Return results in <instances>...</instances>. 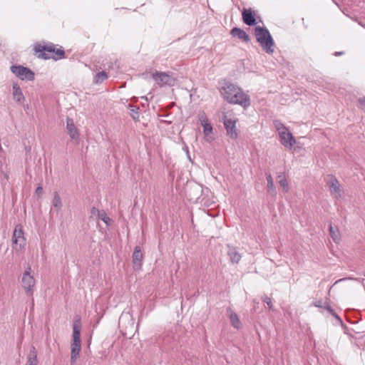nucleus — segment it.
Listing matches in <instances>:
<instances>
[{
  "mask_svg": "<svg viewBox=\"0 0 365 365\" xmlns=\"http://www.w3.org/2000/svg\"><path fill=\"white\" fill-rule=\"evenodd\" d=\"M34 51L36 56L41 59H50L53 58L55 61L60 60L65 58V51L62 48H55L53 43L47 45H41L36 43L34 45Z\"/></svg>",
  "mask_w": 365,
  "mask_h": 365,
  "instance_id": "nucleus-1",
  "label": "nucleus"
},
{
  "mask_svg": "<svg viewBox=\"0 0 365 365\" xmlns=\"http://www.w3.org/2000/svg\"><path fill=\"white\" fill-rule=\"evenodd\" d=\"M81 319L76 315L73 324V342L71 351V364L73 365L79 358L81 349Z\"/></svg>",
  "mask_w": 365,
  "mask_h": 365,
  "instance_id": "nucleus-2",
  "label": "nucleus"
},
{
  "mask_svg": "<svg viewBox=\"0 0 365 365\" xmlns=\"http://www.w3.org/2000/svg\"><path fill=\"white\" fill-rule=\"evenodd\" d=\"M255 35L257 41L267 53L272 54L274 52V40L266 27L257 26L255 28Z\"/></svg>",
  "mask_w": 365,
  "mask_h": 365,
  "instance_id": "nucleus-3",
  "label": "nucleus"
},
{
  "mask_svg": "<svg viewBox=\"0 0 365 365\" xmlns=\"http://www.w3.org/2000/svg\"><path fill=\"white\" fill-rule=\"evenodd\" d=\"M154 81L160 87L173 86L177 83V77L170 72L155 71L151 75Z\"/></svg>",
  "mask_w": 365,
  "mask_h": 365,
  "instance_id": "nucleus-4",
  "label": "nucleus"
},
{
  "mask_svg": "<svg viewBox=\"0 0 365 365\" xmlns=\"http://www.w3.org/2000/svg\"><path fill=\"white\" fill-rule=\"evenodd\" d=\"M223 98L231 104H238L246 108L250 106V96L246 93H222Z\"/></svg>",
  "mask_w": 365,
  "mask_h": 365,
  "instance_id": "nucleus-5",
  "label": "nucleus"
},
{
  "mask_svg": "<svg viewBox=\"0 0 365 365\" xmlns=\"http://www.w3.org/2000/svg\"><path fill=\"white\" fill-rule=\"evenodd\" d=\"M226 130L227 135L231 139L236 140L238 138V132L236 128L237 119L229 118L225 113H223L220 118Z\"/></svg>",
  "mask_w": 365,
  "mask_h": 365,
  "instance_id": "nucleus-6",
  "label": "nucleus"
},
{
  "mask_svg": "<svg viewBox=\"0 0 365 365\" xmlns=\"http://www.w3.org/2000/svg\"><path fill=\"white\" fill-rule=\"evenodd\" d=\"M31 267H28L24 271L21 279L22 287L25 289V292L28 296L33 295L34 287L36 284V280L34 278V276L31 274Z\"/></svg>",
  "mask_w": 365,
  "mask_h": 365,
  "instance_id": "nucleus-7",
  "label": "nucleus"
},
{
  "mask_svg": "<svg viewBox=\"0 0 365 365\" xmlns=\"http://www.w3.org/2000/svg\"><path fill=\"white\" fill-rule=\"evenodd\" d=\"M25 237L22 226L18 225L15 227L12 236V247L16 251H20L25 245Z\"/></svg>",
  "mask_w": 365,
  "mask_h": 365,
  "instance_id": "nucleus-8",
  "label": "nucleus"
},
{
  "mask_svg": "<svg viewBox=\"0 0 365 365\" xmlns=\"http://www.w3.org/2000/svg\"><path fill=\"white\" fill-rule=\"evenodd\" d=\"M11 72L21 80L32 81L34 78V73L29 68L21 65L11 66Z\"/></svg>",
  "mask_w": 365,
  "mask_h": 365,
  "instance_id": "nucleus-9",
  "label": "nucleus"
},
{
  "mask_svg": "<svg viewBox=\"0 0 365 365\" xmlns=\"http://www.w3.org/2000/svg\"><path fill=\"white\" fill-rule=\"evenodd\" d=\"M66 130L73 143L78 145L80 143V133L74 124L73 120L69 117L66 119Z\"/></svg>",
  "mask_w": 365,
  "mask_h": 365,
  "instance_id": "nucleus-10",
  "label": "nucleus"
},
{
  "mask_svg": "<svg viewBox=\"0 0 365 365\" xmlns=\"http://www.w3.org/2000/svg\"><path fill=\"white\" fill-rule=\"evenodd\" d=\"M327 184L329 187L331 194L336 199L340 198L341 197L340 185L336 178L334 175H330Z\"/></svg>",
  "mask_w": 365,
  "mask_h": 365,
  "instance_id": "nucleus-11",
  "label": "nucleus"
},
{
  "mask_svg": "<svg viewBox=\"0 0 365 365\" xmlns=\"http://www.w3.org/2000/svg\"><path fill=\"white\" fill-rule=\"evenodd\" d=\"M279 138L280 143L286 148H292L296 143L295 138L289 130L282 131V133L279 134Z\"/></svg>",
  "mask_w": 365,
  "mask_h": 365,
  "instance_id": "nucleus-12",
  "label": "nucleus"
},
{
  "mask_svg": "<svg viewBox=\"0 0 365 365\" xmlns=\"http://www.w3.org/2000/svg\"><path fill=\"white\" fill-rule=\"evenodd\" d=\"M143 254L142 252L141 248L140 246H135L132 256L133 268L135 269H140L143 264Z\"/></svg>",
  "mask_w": 365,
  "mask_h": 365,
  "instance_id": "nucleus-13",
  "label": "nucleus"
},
{
  "mask_svg": "<svg viewBox=\"0 0 365 365\" xmlns=\"http://www.w3.org/2000/svg\"><path fill=\"white\" fill-rule=\"evenodd\" d=\"M242 20L243 22L250 26H252L257 24V21L255 16V13L252 9H244L242 12Z\"/></svg>",
  "mask_w": 365,
  "mask_h": 365,
  "instance_id": "nucleus-14",
  "label": "nucleus"
},
{
  "mask_svg": "<svg viewBox=\"0 0 365 365\" xmlns=\"http://www.w3.org/2000/svg\"><path fill=\"white\" fill-rule=\"evenodd\" d=\"M199 120L203 127V133L205 136L212 133V126L205 113L199 115Z\"/></svg>",
  "mask_w": 365,
  "mask_h": 365,
  "instance_id": "nucleus-15",
  "label": "nucleus"
},
{
  "mask_svg": "<svg viewBox=\"0 0 365 365\" xmlns=\"http://www.w3.org/2000/svg\"><path fill=\"white\" fill-rule=\"evenodd\" d=\"M227 255L229 256L231 262L233 264H237L242 258L237 248L236 247L230 246V245H227Z\"/></svg>",
  "mask_w": 365,
  "mask_h": 365,
  "instance_id": "nucleus-16",
  "label": "nucleus"
},
{
  "mask_svg": "<svg viewBox=\"0 0 365 365\" xmlns=\"http://www.w3.org/2000/svg\"><path fill=\"white\" fill-rule=\"evenodd\" d=\"M230 34L232 36L237 37L239 39L243 41L244 42L248 43L250 41L248 34L243 29L240 28H233L231 30Z\"/></svg>",
  "mask_w": 365,
  "mask_h": 365,
  "instance_id": "nucleus-17",
  "label": "nucleus"
},
{
  "mask_svg": "<svg viewBox=\"0 0 365 365\" xmlns=\"http://www.w3.org/2000/svg\"><path fill=\"white\" fill-rule=\"evenodd\" d=\"M266 178L267 181V191L272 196H275L277 194L276 188L274 184L273 178L270 173H266Z\"/></svg>",
  "mask_w": 365,
  "mask_h": 365,
  "instance_id": "nucleus-18",
  "label": "nucleus"
},
{
  "mask_svg": "<svg viewBox=\"0 0 365 365\" xmlns=\"http://www.w3.org/2000/svg\"><path fill=\"white\" fill-rule=\"evenodd\" d=\"M279 185L283 188L284 192H288L289 187L284 173H279L277 175Z\"/></svg>",
  "mask_w": 365,
  "mask_h": 365,
  "instance_id": "nucleus-19",
  "label": "nucleus"
},
{
  "mask_svg": "<svg viewBox=\"0 0 365 365\" xmlns=\"http://www.w3.org/2000/svg\"><path fill=\"white\" fill-rule=\"evenodd\" d=\"M228 311L230 312V319L232 326L237 329H240L241 322L237 314L235 312H232L230 308L228 309Z\"/></svg>",
  "mask_w": 365,
  "mask_h": 365,
  "instance_id": "nucleus-20",
  "label": "nucleus"
},
{
  "mask_svg": "<svg viewBox=\"0 0 365 365\" xmlns=\"http://www.w3.org/2000/svg\"><path fill=\"white\" fill-rule=\"evenodd\" d=\"M29 365H37V351L34 346H31L28 355Z\"/></svg>",
  "mask_w": 365,
  "mask_h": 365,
  "instance_id": "nucleus-21",
  "label": "nucleus"
},
{
  "mask_svg": "<svg viewBox=\"0 0 365 365\" xmlns=\"http://www.w3.org/2000/svg\"><path fill=\"white\" fill-rule=\"evenodd\" d=\"M219 85L220 86V89L224 91H236L237 88L234 84L230 83V81L227 80H222L220 81Z\"/></svg>",
  "mask_w": 365,
  "mask_h": 365,
  "instance_id": "nucleus-22",
  "label": "nucleus"
},
{
  "mask_svg": "<svg viewBox=\"0 0 365 365\" xmlns=\"http://www.w3.org/2000/svg\"><path fill=\"white\" fill-rule=\"evenodd\" d=\"M128 109L130 111L129 113H130V115L131 116V118H133V120L135 121L138 120L139 117H140L139 112H138L139 108L137 107L136 106H134V105L130 103L128 106Z\"/></svg>",
  "mask_w": 365,
  "mask_h": 365,
  "instance_id": "nucleus-23",
  "label": "nucleus"
},
{
  "mask_svg": "<svg viewBox=\"0 0 365 365\" xmlns=\"http://www.w3.org/2000/svg\"><path fill=\"white\" fill-rule=\"evenodd\" d=\"M329 234L334 242H339L341 237L338 228L336 227V229H334L331 223L329 224Z\"/></svg>",
  "mask_w": 365,
  "mask_h": 365,
  "instance_id": "nucleus-24",
  "label": "nucleus"
},
{
  "mask_svg": "<svg viewBox=\"0 0 365 365\" xmlns=\"http://www.w3.org/2000/svg\"><path fill=\"white\" fill-rule=\"evenodd\" d=\"M53 206L57 210H59L62 207L61 199L57 191L53 192Z\"/></svg>",
  "mask_w": 365,
  "mask_h": 365,
  "instance_id": "nucleus-25",
  "label": "nucleus"
},
{
  "mask_svg": "<svg viewBox=\"0 0 365 365\" xmlns=\"http://www.w3.org/2000/svg\"><path fill=\"white\" fill-rule=\"evenodd\" d=\"M108 78L107 73L106 71H103L101 72H98L96 74L93 81L96 83H101L103 81H104Z\"/></svg>",
  "mask_w": 365,
  "mask_h": 365,
  "instance_id": "nucleus-26",
  "label": "nucleus"
},
{
  "mask_svg": "<svg viewBox=\"0 0 365 365\" xmlns=\"http://www.w3.org/2000/svg\"><path fill=\"white\" fill-rule=\"evenodd\" d=\"M274 125L275 128L278 131L279 135L282 133V131L288 130V128L283 123H282L279 120H274Z\"/></svg>",
  "mask_w": 365,
  "mask_h": 365,
  "instance_id": "nucleus-27",
  "label": "nucleus"
},
{
  "mask_svg": "<svg viewBox=\"0 0 365 365\" xmlns=\"http://www.w3.org/2000/svg\"><path fill=\"white\" fill-rule=\"evenodd\" d=\"M13 98L19 103H23L25 100L24 93H13Z\"/></svg>",
  "mask_w": 365,
  "mask_h": 365,
  "instance_id": "nucleus-28",
  "label": "nucleus"
},
{
  "mask_svg": "<svg viewBox=\"0 0 365 365\" xmlns=\"http://www.w3.org/2000/svg\"><path fill=\"white\" fill-rule=\"evenodd\" d=\"M98 218L101 219L106 225H108L110 221V217H108L107 216V215H106V212L104 210H101V213L98 216Z\"/></svg>",
  "mask_w": 365,
  "mask_h": 365,
  "instance_id": "nucleus-29",
  "label": "nucleus"
},
{
  "mask_svg": "<svg viewBox=\"0 0 365 365\" xmlns=\"http://www.w3.org/2000/svg\"><path fill=\"white\" fill-rule=\"evenodd\" d=\"M328 301H329V298H326V302H324V309H326L331 315L334 314L335 311L329 305Z\"/></svg>",
  "mask_w": 365,
  "mask_h": 365,
  "instance_id": "nucleus-30",
  "label": "nucleus"
},
{
  "mask_svg": "<svg viewBox=\"0 0 365 365\" xmlns=\"http://www.w3.org/2000/svg\"><path fill=\"white\" fill-rule=\"evenodd\" d=\"M262 301L266 303L268 307H269V309H271L272 307V299L270 297L264 295L263 297H262Z\"/></svg>",
  "mask_w": 365,
  "mask_h": 365,
  "instance_id": "nucleus-31",
  "label": "nucleus"
},
{
  "mask_svg": "<svg viewBox=\"0 0 365 365\" xmlns=\"http://www.w3.org/2000/svg\"><path fill=\"white\" fill-rule=\"evenodd\" d=\"M101 210H99L98 208L93 207L91 210V216L96 215L98 217L99 215V214L101 213Z\"/></svg>",
  "mask_w": 365,
  "mask_h": 365,
  "instance_id": "nucleus-32",
  "label": "nucleus"
},
{
  "mask_svg": "<svg viewBox=\"0 0 365 365\" xmlns=\"http://www.w3.org/2000/svg\"><path fill=\"white\" fill-rule=\"evenodd\" d=\"M314 306L316 307H319V308H322L324 309V303L323 304L322 301L320 299V300H317V301H315L314 303H313Z\"/></svg>",
  "mask_w": 365,
  "mask_h": 365,
  "instance_id": "nucleus-33",
  "label": "nucleus"
},
{
  "mask_svg": "<svg viewBox=\"0 0 365 365\" xmlns=\"http://www.w3.org/2000/svg\"><path fill=\"white\" fill-rule=\"evenodd\" d=\"M358 103L360 105L361 109H365V97L359 98Z\"/></svg>",
  "mask_w": 365,
  "mask_h": 365,
  "instance_id": "nucleus-34",
  "label": "nucleus"
},
{
  "mask_svg": "<svg viewBox=\"0 0 365 365\" xmlns=\"http://www.w3.org/2000/svg\"><path fill=\"white\" fill-rule=\"evenodd\" d=\"M36 194L39 197L43 194V187L41 185L36 187Z\"/></svg>",
  "mask_w": 365,
  "mask_h": 365,
  "instance_id": "nucleus-35",
  "label": "nucleus"
},
{
  "mask_svg": "<svg viewBox=\"0 0 365 365\" xmlns=\"http://www.w3.org/2000/svg\"><path fill=\"white\" fill-rule=\"evenodd\" d=\"M331 316H333L339 322V324L344 325L342 319L336 312H334V314H332Z\"/></svg>",
  "mask_w": 365,
  "mask_h": 365,
  "instance_id": "nucleus-36",
  "label": "nucleus"
},
{
  "mask_svg": "<svg viewBox=\"0 0 365 365\" xmlns=\"http://www.w3.org/2000/svg\"><path fill=\"white\" fill-rule=\"evenodd\" d=\"M13 91H21L20 87L16 83L13 85Z\"/></svg>",
  "mask_w": 365,
  "mask_h": 365,
  "instance_id": "nucleus-37",
  "label": "nucleus"
},
{
  "mask_svg": "<svg viewBox=\"0 0 365 365\" xmlns=\"http://www.w3.org/2000/svg\"><path fill=\"white\" fill-rule=\"evenodd\" d=\"M342 54H344V52H343V51H336V52L334 53V56H341V55H342Z\"/></svg>",
  "mask_w": 365,
  "mask_h": 365,
  "instance_id": "nucleus-38",
  "label": "nucleus"
},
{
  "mask_svg": "<svg viewBox=\"0 0 365 365\" xmlns=\"http://www.w3.org/2000/svg\"><path fill=\"white\" fill-rule=\"evenodd\" d=\"M165 122H166L168 124H171L172 123V121L169 120H165Z\"/></svg>",
  "mask_w": 365,
  "mask_h": 365,
  "instance_id": "nucleus-39",
  "label": "nucleus"
},
{
  "mask_svg": "<svg viewBox=\"0 0 365 365\" xmlns=\"http://www.w3.org/2000/svg\"><path fill=\"white\" fill-rule=\"evenodd\" d=\"M238 91H239V92H241V91H242L241 90V88H238Z\"/></svg>",
  "mask_w": 365,
  "mask_h": 365,
  "instance_id": "nucleus-40",
  "label": "nucleus"
},
{
  "mask_svg": "<svg viewBox=\"0 0 365 365\" xmlns=\"http://www.w3.org/2000/svg\"><path fill=\"white\" fill-rule=\"evenodd\" d=\"M328 296H329V297L330 296V289L329 290Z\"/></svg>",
  "mask_w": 365,
  "mask_h": 365,
  "instance_id": "nucleus-41",
  "label": "nucleus"
},
{
  "mask_svg": "<svg viewBox=\"0 0 365 365\" xmlns=\"http://www.w3.org/2000/svg\"><path fill=\"white\" fill-rule=\"evenodd\" d=\"M341 279H340V281H341ZM336 283H338V281H336V282H335L334 284H336Z\"/></svg>",
  "mask_w": 365,
  "mask_h": 365,
  "instance_id": "nucleus-42",
  "label": "nucleus"
},
{
  "mask_svg": "<svg viewBox=\"0 0 365 365\" xmlns=\"http://www.w3.org/2000/svg\"><path fill=\"white\" fill-rule=\"evenodd\" d=\"M364 276L365 277V272H364Z\"/></svg>",
  "mask_w": 365,
  "mask_h": 365,
  "instance_id": "nucleus-43",
  "label": "nucleus"
}]
</instances>
